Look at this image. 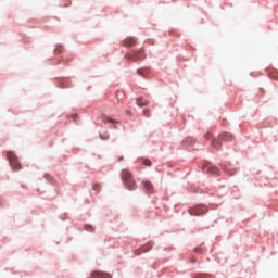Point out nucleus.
<instances>
[{
    "label": "nucleus",
    "instance_id": "obj_1",
    "mask_svg": "<svg viewBox=\"0 0 278 278\" xmlns=\"http://www.w3.org/2000/svg\"><path fill=\"white\" fill-rule=\"evenodd\" d=\"M121 178L127 190H136V180H134L131 172H129L128 169H123L121 173Z\"/></svg>",
    "mask_w": 278,
    "mask_h": 278
},
{
    "label": "nucleus",
    "instance_id": "obj_18",
    "mask_svg": "<svg viewBox=\"0 0 278 278\" xmlns=\"http://www.w3.org/2000/svg\"><path fill=\"white\" fill-rule=\"evenodd\" d=\"M205 138H212V134H207Z\"/></svg>",
    "mask_w": 278,
    "mask_h": 278
},
{
    "label": "nucleus",
    "instance_id": "obj_21",
    "mask_svg": "<svg viewBox=\"0 0 278 278\" xmlns=\"http://www.w3.org/2000/svg\"><path fill=\"white\" fill-rule=\"evenodd\" d=\"M101 138H102V140H105V138H104V137H102V136H101Z\"/></svg>",
    "mask_w": 278,
    "mask_h": 278
},
{
    "label": "nucleus",
    "instance_id": "obj_15",
    "mask_svg": "<svg viewBox=\"0 0 278 278\" xmlns=\"http://www.w3.org/2000/svg\"><path fill=\"white\" fill-rule=\"evenodd\" d=\"M86 231H94V228L92 226H85Z\"/></svg>",
    "mask_w": 278,
    "mask_h": 278
},
{
    "label": "nucleus",
    "instance_id": "obj_9",
    "mask_svg": "<svg viewBox=\"0 0 278 278\" xmlns=\"http://www.w3.org/2000/svg\"><path fill=\"white\" fill-rule=\"evenodd\" d=\"M124 47H136V38L134 37H127L124 40Z\"/></svg>",
    "mask_w": 278,
    "mask_h": 278
},
{
    "label": "nucleus",
    "instance_id": "obj_2",
    "mask_svg": "<svg viewBox=\"0 0 278 278\" xmlns=\"http://www.w3.org/2000/svg\"><path fill=\"white\" fill-rule=\"evenodd\" d=\"M7 160L10 162L13 170H21V168H23V166L18 162V156H16V154H14L13 152L7 153Z\"/></svg>",
    "mask_w": 278,
    "mask_h": 278
},
{
    "label": "nucleus",
    "instance_id": "obj_17",
    "mask_svg": "<svg viewBox=\"0 0 278 278\" xmlns=\"http://www.w3.org/2000/svg\"><path fill=\"white\" fill-rule=\"evenodd\" d=\"M64 51V48L59 47V53H62Z\"/></svg>",
    "mask_w": 278,
    "mask_h": 278
},
{
    "label": "nucleus",
    "instance_id": "obj_7",
    "mask_svg": "<svg viewBox=\"0 0 278 278\" xmlns=\"http://www.w3.org/2000/svg\"><path fill=\"white\" fill-rule=\"evenodd\" d=\"M102 122L111 123V125H113V129H118V127H116V125H118V121H116L110 116L102 115Z\"/></svg>",
    "mask_w": 278,
    "mask_h": 278
},
{
    "label": "nucleus",
    "instance_id": "obj_16",
    "mask_svg": "<svg viewBox=\"0 0 278 278\" xmlns=\"http://www.w3.org/2000/svg\"><path fill=\"white\" fill-rule=\"evenodd\" d=\"M143 116H146L147 118H149V110H143Z\"/></svg>",
    "mask_w": 278,
    "mask_h": 278
},
{
    "label": "nucleus",
    "instance_id": "obj_3",
    "mask_svg": "<svg viewBox=\"0 0 278 278\" xmlns=\"http://www.w3.org/2000/svg\"><path fill=\"white\" fill-rule=\"evenodd\" d=\"M231 138H233L231 135L225 132L220 135L218 139H213L211 142V147L218 150L220 149V140H231Z\"/></svg>",
    "mask_w": 278,
    "mask_h": 278
},
{
    "label": "nucleus",
    "instance_id": "obj_22",
    "mask_svg": "<svg viewBox=\"0 0 278 278\" xmlns=\"http://www.w3.org/2000/svg\"><path fill=\"white\" fill-rule=\"evenodd\" d=\"M192 262H197V260L193 258Z\"/></svg>",
    "mask_w": 278,
    "mask_h": 278
},
{
    "label": "nucleus",
    "instance_id": "obj_4",
    "mask_svg": "<svg viewBox=\"0 0 278 278\" xmlns=\"http://www.w3.org/2000/svg\"><path fill=\"white\" fill-rule=\"evenodd\" d=\"M207 207L203 205H198L189 210V214L191 216H201L203 214H206Z\"/></svg>",
    "mask_w": 278,
    "mask_h": 278
},
{
    "label": "nucleus",
    "instance_id": "obj_20",
    "mask_svg": "<svg viewBox=\"0 0 278 278\" xmlns=\"http://www.w3.org/2000/svg\"><path fill=\"white\" fill-rule=\"evenodd\" d=\"M101 138H102V140H105V138H104V137H102V136H101Z\"/></svg>",
    "mask_w": 278,
    "mask_h": 278
},
{
    "label": "nucleus",
    "instance_id": "obj_5",
    "mask_svg": "<svg viewBox=\"0 0 278 278\" xmlns=\"http://www.w3.org/2000/svg\"><path fill=\"white\" fill-rule=\"evenodd\" d=\"M203 170L204 173H208V175H218L220 173L218 167L212 165L211 163H205L203 165Z\"/></svg>",
    "mask_w": 278,
    "mask_h": 278
},
{
    "label": "nucleus",
    "instance_id": "obj_10",
    "mask_svg": "<svg viewBox=\"0 0 278 278\" xmlns=\"http://www.w3.org/2000/svg\"><path fill=\"white\" fill-rule=\"evenodd\" d=\"M143 188L147 190V192L151 193L153 192V185L149 181H143Z\"/></svg>",
    "mask_w": 278,
    "mask_h": 278
},
{
    "label": "nucleus",
    "instance_id": "obj_13",
    "mask_svg": "<svg viewBox=\"0 0 278 278\" xmlns=\"http://www.w3.org/2000/svg\"><path fill=\"white\" fill-rule=\"evenodd\" d=\"M141 162H142V164H143L144 166H152L151 161L148 160V159H141Z\"/></svg>",
    "mask_w": 278,
    "mask_h": 278
},
{
    "label": "nucleus",
    "instance_id": "obj_12",
    "mask_svg": "<svg viewBox=\"0 0 278 278\" xmlns=\"http://www.w3.org/2000/svg\"><path fill=\"white\" fill-rule=\"evenodd\" d=\"M137 105H138L139 108H144V105H149V101H147V100H144V99H142V98H138V99H137Z\"/></svg>",
    "mask_w": 278,
    "mask_h": 278
},
{
    "label": "nucleus",
    "instance_id": "obj_8",
    "mask_svg": "<svg viewBox=\"0 0 278 278\" xmlns=\"http://www.w3.org/2000/svg\"><path fill=\"white\" fill-rule=\"evenodd\" d=\"M91 278H112L110 274L101 273V271H93L91 273Z\"/></svg>",
    "mask_w": 278,
    "mask_h": 278
},
{
    "label": "nucleus",
    "instance_id": "obj_14",
    "mask_svg": "<svg viewBox=\"0 0 278 278\" xmlns=\"http://www.w3.org/2000/svg\"><path fill=\"white\" fill-rule=\"evenodd\" d=\"M92 189L99 192V190H101V186L99 184H96L93 185Z\"/></svg>",
    "mask_w": 278,
    "mask_h": 278
},
{
    "label": "nucleus",
    "instance_id": "obj_19",
    "mask_svg": "<svg viewBox=\"0 0 278 278\" xmlns=\"http://www.w3.org/2000/svg\"><path fill=\"white\" fill-rule=\"evenodd\" d=\"M122 160H123V156L118 159V162H122Z\"/></svg>",
    "mask_w": 278,
    "mask_h": 278
},
{
    "label": "nucleus",
    "instance_id": "obj_6",
    "mask_svg": "<svg viewBox=\"0 0 278 278\" xmlns=\"http://www.w3.org/2000/svg\"><path fill=\"white\" fill-rule=\"evenodd\" d=\"M126 58L128 60H132L134 62H138V60H142L144 58V52L142 50L135 52L134 54H127Z\"/></svg>",
    "mask_w": 278,
    "mask_h": 278
},
{
    "label": "nucleus",
    "instance_id": "obj_11",
    "mask_svg": "<svg viewBox=\"0 0 278 278\" xmlns=\"http://www.w3.org/2000/svg\"><path fill=\"white\" fill-rule=\"evenodd\" d=\"M222 168L225 170V173H227V175H236V169L229 168L227 165H223Z\"/></svg>",
    "mask_w": 278,
    "mask_h": 278
}]
</instances>
